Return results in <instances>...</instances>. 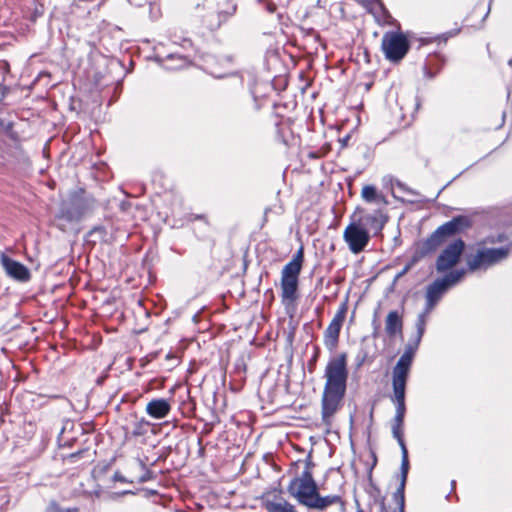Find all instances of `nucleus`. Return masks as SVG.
<instances>
[{
  "mask_svg": "<svg viewBox=\"0 0 512 512\" xmlns=\"http://www.w3.org/2000/svg\"><path fill=\"white\" fill-rule=\"evenodd\" d=\"M324 377L326 383L321 398V417L323 424L330 427L332 418L339 410L346 393L348 379L346 353L330 358L325 367Z\"/></svg>",
  "mask_w": 512,
  "mask_h": 512,
  "instance_id": "1",
  "label": "nucleus"
},
{
  "mask_svg": "<svg viewBox=\"0 0 512 512\" xmlns=\"http://www.w3.org/2000/svg\"><path fill=\"white\" fill-rule=\"evenodd\" d=\"M287 491L298 504L322 512L329 506L339 505L340 512L345 511V502L341 496L329 494L321 496L311 470L304 469L300 476L294 477L288 484Z\"/></svg>",
  "mask_w": 512,
  "mask_h": 512,
  "instance_id": "2",
  "label": "nucleus"
},
{
  "mask_svg": "<svg viewBox=\"0 0 512 512\" xmlns=\"http://www.w3.org/2000/svg\"><path fill=\"white\" fill-rule=\"evenodd\" d=\"M465 275L464 269L452 270L445 274L442 278H437L426 289V304L425 308L427 312H431L437 303L440 301L442 296L447 290L457 283H459Z\"/></svg>",
  "mask_w": 512,
  "mask_h": 512,
  "instance_id": "3",
  "label": "nucleus"
},
{
  "mask_svg": "<svg viewBox=\"0 0 512 512\" xmlns=\"http://www.w3.org/2000/svg\"><path fill=\"white\" fill-rule=\"evenodd\" d=\"M508 247L500 248H479L475 254L467 259V267L469 271L475 272L479 270H487L488 268L502 262L509 255Z\"/></svg>",
  "mask_w": 512,
  "mask_h": 512,
  "instance_id": "4",
  "label": "nucleus"
},
{
  "mask_svg": "<svg viewBox=\"0 0 512 512\" xmlns=\"http://www.w3.org/2000/svg\"><path fill=\"white\" fill-rule=\"evenodd\" d=\"M420 342H417V337L413 343L409 342L404 350V353L398 359L396 365L392 370V389L397 391L406 392V384L409 377L410 369L412 366L415 352Z\"/></svg>",
  "mask_w": 512,
  "mask_h": 512,
  "instance_id": "5",
  "label": "nucleus"
},
{
  "mask_svg": "<svg viewBox=\"0 0 512 512\" xmlns=\"http://www.w3.org/2000/svg\"><path fill=\"white\" fill-rule=\"evenodd\" d=\"M405 393L404 391L393 390L391 401L395 404L396 413L392 425L393 437L398 441L401 448V465H409L408 450L403 439V422L406 413L405 405Z\"/></svg>",
  "mask_w": 512,
  "mask_h": 512,
  "instance_id": "6",
  "label": "nucleus"
},
{
  "mask_svg": "<svg viewBox=\"0 0 512 512\" xmlns=\"http://www.w3.org/2000/svg\"><path fill=\"white\" fill-rule=\"evenodd\" d=\"M409 41L401 32H386L383 35L381 48L386 59L398 62L405 57L409 50Z\"/></svg>",
  "mask_w": 512,
  "mask_h": 512,
  "instance_id": "7",
  "label": "nucleus"
},
{
  "mask_svg": "<svg viewBox=\"0 0 512 512\" xmlns=\"http://www.w3.org/2000/svg\"><path fill=\"white\" fill-rule=\"evenodd\" d=\"M343 239L353 254H359L369 243V230L363 226V220H353L344 230Z\"/></svg>",
  "mask_w": 512,
  "mask_h": 512,
  "instance_id": "8",
  "label": "nucleus"
},
{
  "mask_svg": "<svg viewBox=\"0 0 512 512\" xmlns=\"http://www.w3.org/2000/svg\"><path fill=\"white\" fill-rule=\"evenodd\" d=\"M91 209L90 202L83 195H74L61 204L57 218L67 222L79 221Z\"/></svg>",
  "mask_w": 512,
  "mask_h": 512,
  "instance_id": "9",
  "label": "nucleus"
},
{
  "mask_svg": "<svg viewBox=\"0 0 512 512\" xmlns=\"http://www.w3.org/2000/svg\"><path fill=\"white\" fill-rule=\"evenodd\" d=\"M465 249L462 239H456L447 245L436 259L435 268L438 273H445L456 266Z\"/></svg>",
  "mask_w": 512,
  "mask_h": 512,
  "instance_id": "10",
  "label": "nucleus"
},
{
  "mask_svg": "<svg viewBox=\"0 0 512 512\" xmlns=\"http://www.w3.org/2000/svg\"><path fill=\"white\" fill-rule=\"evenodd\" d=\"M347 310V302H343L324 332V344L330 352H333L337 348L340 331L345 320Z\"/></svg>",
  "mask_w": 512,
  "mask_h": 512,
  "instance_id": "11",
  "label": "nucleus"
},
{
  "mask_svg": "<svg viewBox=\"0 0 512 512\" xmlns=\"http://www.w3.org/2000/svg\"><path fill=\"white\" fill-rule=\"evenodd\" d=\"M1 264L9 277L21 282H26L30 279L29 269L5 254H1Z\"/></svg>",
  "mask_w": 512,
  "mask_h": 512,
  "instance_id": "12",
  "label": "nucleus"
},
{
  "mask_svg": "<svg viewBox=\"0 0 512 512\" xmlns=\"http://www.w3.org/2000/svg\"><path fill=\"white\" fill-rule=\"evenodd\" d=\"M444 242L443 238L435 230L426 240L418 244L413 256V262H417L419 259L435 252Z\"/></svg>",
  "mask_w": 512,
  "mask_h": 512,
  "instance_id": "13",
  "label": "nucleus"
},
{
  "mask_svg": "<svg viewBox=\"0 0 512 512\" xmlns=\"http://www.w3.org/2000/svg\"><path fill=\"white\" fill-rule=\"evenodd\" d=\"M469 225H470V221L467 217L457 216V217H454L452 220L439 226L436 229V231L443 238V240L446 241L447 238L461 232L465 228L469 227Z\"/></svg>",
  "mask_w": 512,
  "mask_h": 512,
  "instance_id": "14",
  "label": "nucleus"
},
{
  "mask_svg": "<svg viewBox=\"0 0 512 512\" xmlns=\"http://www.w3.org/2000/svg\"><path fill=\"white\" fill-rule=\"evenodd\" d=\"M145 411L153 419H163L170 413L171 404L167 399L155 398L147 403Z\"/></svg>",
  "mask_w": 512,
  "mask_h": 512,
  "instance_id": "15",
  "label": "nucleus"
},
{
  "mask_svg": "<svg viewBox=\"0 0 512 512\" xmlns=\"http://www.w3.org/2000/svg\"><path fill=\"white\" fill-rule=\"evenodd\" d=\"M303 262V248H300L282 269L281 279H298Z\"/></svg>",
  "mask_w": 512,
  "mask_h": 512,
  "instance_id": "16",
  "label": "nucleus"
},
{
  "mask_svg": "<svg viewBox=\"0 0 512 512\" xmlns=\"http://www.w3.org/2000/svg\"><path fill=\"white\" fill-rule=\"evenodd\" d=\"M263 506L267 512H297L294 505L277 495L264 498Z\"/></svg>",
  "mask_w": 512,
  "mask_h": 512,
  "instance_id": "17",
  "label": "nucleus"
},
{
  "mask_svg": "<svg viewBox=\"0 0 512 512\" xmlns=\"http://www.w3.org/2000/svg\"><path fill=\"white\" fill-rule=\"evenodd\" d=\"M298 279H281V297L286 306L297 299Z\"/></svg>",
  "mask_w": 512,
  "mask_h": 512,
  "instance_id": "18",
  "label": "nucleus"
},
{
  "mask_svg": "<svg viewBox=\"0 0 512 512\" xmlns=\"http://www.w3.org/2000/svg\"><path fill=\"white\" fill-rule=\"evenodd\" d=\"M409 472V465H401L400 467V483L398 488L393 494L394 501L398 505L399 509L405 508V486L407 481V476Z\"/></svg>",
  "mask_w": 512,
  "mask_h": 512,
  "instance_id": "19",
  "label": "nucleus"
},
{
  "mask_svg": "<svg viewBox=\"0 0 512 512\" xmlns=\"http://www.w3.org/2000/svg\"><path fill=\"white\" fill-rule=\"evenodd\" d=\"M403 321L397 311H390L385 320V331L390 337L402 333Z\"/></svg>",
  "mask_w": 512,
  "mask_h": 512,
  "instance_id": "20",
  "label": "nucleus"
},
{
  "mask_svg": "<svg viewBox=\"0 0 512 512\" xmlns=\"http://www.w3.org/2000/svg\"><path fill=\"white\" fill-rule=\"evenodd\" d=\"M156 59L166 70H177L188 65L187 58L178 54H169L165 58L157 56Z\"/></svg>",
  "mask_w": 512,
  "mask_h": 512,
  "instance_id": "21",
  "label": "nucleus"
},
{
  "mask_svg": "<svg viewBox=\"0 0 512 512\" xmlns=\"http://www.w3.org/2000/svg\"><path fill=\"white\" fill-rule=\"evenodd\" d=\"M369 4L371 12L379 22L391 23L393 18L381 0H371Z\"/></svg>",
  "mask_w": 512,
  "mask_h": 512,
  "instance_id": "22",
  "label": "nucleus"
},
{
  "mask_svg": "<svg viewBox=\"0 0 512 512\" xmlns=\"http://www.w3.org/2000/svg\"><path fill=\"white\" fill-rule=\"evenodd\" d=\"M358 220H363V226L365 228L371 227V228L375 229L376 231L381 230L385 223V221H383L381 219L379 213L367 214V215L359 218Z\"/></svg>",
  "mask_w": 512,
  "mask_h": 512,
  "instance_id": "23",
  "label": "nucleus"
},
{
  "mask_svg": "<svg viewBox=\"0 0 512 512\" xmlns=\"http://www.w3.org/2000/svg\"><path fill=\"white\" fill-rule=\"evenodd\" d=\"M361 196L366 202H381L384 200V197L377 192L373 185L364 186Z\"/></svg>",
  "mask_w": 512,
  "mask_h": 512,
  "instance_id": "24",
  "label": "nucleus"
},
{
  "mask_svg": "<svg viewBox=\"0 0 512 512\" xmlns=\"http://www.w3.org/2000/svg\"><path fill=\"white\" fill-rule=\"evenodd\" d=\"M430 314V312L426 311V308H424V311L418 315L417 321H416V336L417 342H420L422 339V336L425 332V326L427 317Z\"/></svg>",
  "mask_w": 512,
  "mask_h": 512,
  "instance_id": "25",
  "label": "nucleus"
},
{
  "mask_svg": "<svg viewBox=\"0 0 512 512\" xmlns=\"http://www.w3.org/2000/svg\"><path fill=\"white\" fill-rule=\"evenodd\" d=\"M149 425H150L149 422L146 421L145 419H141V420L137 421L134 424V428L132 430V435L135 437L143 436L144 434H146L147 428Z\"/></svg>",
  "mask_w": 512,
  "mask_h": 512,
  "instance_id": "26",
  "label": "nucleus"
},
{
  "mask_svg": "<svg viewBox=\"0 0 512 512\" xmlns=\"http://www.w3.org/2000/svg\"><path fill=\"white\" fill-rule=\"evenodd\" d=\"M459 31H460V29H455V30L446 32L444 34L437 35L434 38H421V42L423 44H428V43H431L433 41H438V40L439 41L440 40L447 41V39H449L450 37H453V36L457 35L459 33Z\"/></svg>",
  "mask_w": 512,
  "mask_h": 512,
  "instance_id": "27",
  "label": "nucleus"
},
{
  "mask_svg": "<svg viewBox=\"0 0 512 512\" xmlns=\"http://www.w3.org/2000/svg\"><path fill=\"white\" fill-rule=\"evenodd\" d=\"M45 512H78V508H62L57 502L51 501Z\"/></svg>",
  "mask_w": 512,
  "mask_h": 512,
  "instance_id": "28",
  "label": "nucleus"
},
{
  "mask_svg": "<svg viewBox=\"0 0 512 512\" xmlns=\"http://www.w3.org/2000/svg\"><path fill=\"white\" fill-rule=\"evenodd\" d=\"M505 236L503 234H499L497 236V238H494V237H489L487 239L484 240V243H501L505 240Z\"/></svg>",
  "mask_w": 512,
  "mask_h": 512,
  "instance_id": "29",
  "label": "nucleus"
},
{
  "mask_svg": "<svg viewBox=\"0 0 512 512\" xmlns=\"http://www.w3.org/2000/svg\"><path fill=\"white\" fill-rule=\"evenodd\" d=\"M414 263H415V262H413V261H412V263L407 264V265L403 268V270L397 274L396 279H398V278L402 277L403 275H405V274L410 270L411 266H412Z\"/></svg>",
  "mask_w": 512,
  "mask_h": 512,
  "instance_id": "30",
  "label": "nucleus"
},
{
  "mask_svg": "<svg viewBox=\"0 0 512 512\" xmlns=\"http://www.w3.org/2000/svg\"><path fill=\"white\" fill-rule=\"evenodd\" d=\"M314 466V463L311 460V456L309 455L307 459L305 460V469L311 470Z\"/></svg>",
  "mask_w": 512,
  "mask_h": 512,
  "instance_id": "31",
  "label": "nucleus"
},
{
  "mask_svg": "<svg viewBox=\"0 0 512 512\" xmlns=\"http://www.w3.org/2000/svg\"><path fill=\"white\" fill-rule=\"evenodd\" d=\"M398 186H399V188H401L402 190L407 191V192H409V193H411V194H414V192H413L411 189L407 188L405 185H403V184L399 183V184H398Z\"/></svg>",
  "mask_w": 512,
  "mask_h": 512,
  "instance_id": "32",
  "label": "nucleus"
},
{
  "mask_svg": "<svg viewBox=\"0 0 512 512\" xmlns=\"http://www.w3.org/2000/svg\"><path fill=\"white\" fill-rule=\"evenodd\" d=\"M235 9L236 8L233 7L230 12H226L225 15H224V20H226L228 16L232 15L235 12Z\"/></svg>",
  "mask_w": 512,
  "mask_h": 512,
  "instance_id": "33",
  "label": "nucleus"
},
{
  "mask_svg": "<svg viewBox=\"0 0 512 512\" xmlns=\"http://www.w3.org/2000/svg\"><path fill=\"white\" fill-rule=\"evenodd\" d=\"M115 479L120 480V481H124V479L121 476H118L117 474L115 475Z\"/></svg>",
  "mask_w": 512,
  "mask_h": 512,
  "instance_id": "34",
  "label": "nucleus"
},
{
  "mask_svg": "<svg viewBox=\"0 0 512 512\" xmlns=\"http://www.w3.org/2000/svg\"><path fill=\"white\" fill-rule=\"evenodd\" d=\"M377 327L375 328L374 332H373V336L376 337L377 336Z\"/></svg>",
  "mask_w": 512,
  "mask_h": 512,
  "instance_id": "35",
  "label": "nucleus"
},
{
  "mask_svg": "<svg viewBox=\"0 0 512 512\" xmlns=\"http://www.w3.org/2000/svg\"><path fill=\"white\" fill-rule=\"evenodd\" d=\"M121 207H122V209H125V208H127V205L125 203H122Z\"/></svg>",
  "mask_w": 512,
  "mask_h": 512,
  "instance_id": "36",
  "label": "nucleus"
},
{
  "mask_svg": "<svg viewBox=\"0 0 512 512\" xmlns=\"http://www.w3.org/2000/svg\"><path fill=\"white\" fill-rule=\"evenodd\" d=\"M121 207H122V209H125V208H127V205L125 203H122Z\"/></svg>",
  "mask_w": 512,
  "mask_h": 512,
  "instance_id": "37",
  "label": "nucleus"
},
{
  "mask_svg": "<svg viewBox=\"0 0 512 512\" xmlns=\"http://www.w3.org/2000/svg\"><path fill=\"white\" fill-rule=\"evenodd\" d=\"M146 480H147V478L142 477L140 481H141V482H145Z\"/></svg>",
  "mask_w": 512,
  "mask_h": 512,
  "instance_id": "38",
  "label": "nucleus"
},
{
  "mask_svg": "<svg viewBox=\"0 0 512 512\" xmlns=\"http://www.w3.org/2000/svg\"><path fill=\"white\" fill-rule=\"evenodd\" d=\"M310 156L311 157H316V155L314 153H310Z\"/></svg>",
  "mask_w": 512,
  "mask_h": 512,
  "instance_id": "39",
  "label": "nucleus"
},
{
  "mask_svg": "<svg viewBox=\"0 0 512 512\" xmlns=\"http://www.w3.org/2000/svg\"><path fill=\"white\" fill-rule=\"evenodd\" d=\"M509 65H512V59H511V60H509Z\"/></svg>",
  "mask_w": 512,
  "mask_h": 512,
  "instance_id": "40",
  "label": "nucleus"
},
{
  "mask_svg": "<svg viewBox=\"0 0 512 512\" xmlns=\"http://www.w3.org/2000/svg\"><path fill=\"white\" fill-rule=\"evenodd\" d=\"M399 512H405L404 509H399Z\"/></svg>",
  "mask_w": 512,
  "mask_h": 512,
  "instance_id": "41",
  "label": "nucleus"
},
{
  "mask_svg": "<svg viewBox=\"0 0 512 512\" xmlns=\"http://www.w3.org/2000/svg\"><path fill=\"white\" fill-rule=\"evenodd\" d=\"M381 512H385V511H384V507L382 508Z\"/></svg>",
  "mask_w": 512,
  "mask_h": 512,
  "instance_id": "42",
  "label": "nucleus"
}]
</instances>
